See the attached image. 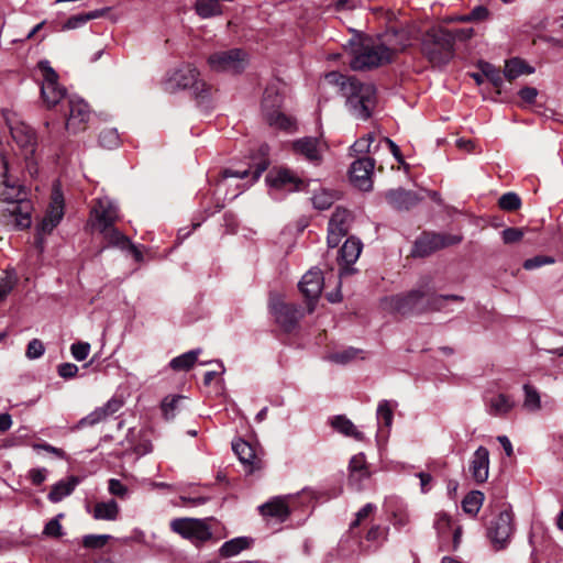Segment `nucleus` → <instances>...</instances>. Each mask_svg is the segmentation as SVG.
<instances>
[{
  "label": "nucleus",
  "mask_w": 563,
  "mask_h": 563,
  "mask_svg": "<svg viewBox=\"0 0 563 563\" xmlns=\"http://www.w3.org/2000/svg\"><path fill=\"white\" fill-rule=\"evenodd\" d=\"M271 311L275 317L278 325L285 331H292L298 321L303 317V313L299 307L291 303H286L280 300H274L271 302Z\"/></svg>",
  "instance_id": "obj_12"
},
{
  "label": "nucleus",
  "mask_w": 563,
  "mask_h": 563,
  "mask_svg": "<svg viewBox=\"0 0 563 563\" xmlns=\"http://www.w3.org/2000/svg\"><path fill=\"white\" fill-rule=\"evenodd\" d=\"M120 508L114 499H110L108 501H99L93 506L91 510V515L96 520L108 521L117 520Z\"/></svg>",
  "instance_id": "obj_30"
},
{
  "label": "nucleus",
  "mask_w": 563,
  "mask_h": 563,
  "mask_svg": "<svg viewBox=\"0 0 563 563\" xmlns=\"http://www.w3.org/2000/svg\"><path fill=\"white\" fill-rule=\"evenodd\" d=\"M446 301L463 302L464 297L460 295H438L428 279L422 282L417 289L386 298L385 305L394 312L407 314L441 311L445 308Z\"/></svg>",
  "instance_id": "obj_2"
},
{
  "label": "nucleus",
  "mask_w": 563,
  "mask_h": 563,
  "mask_svg": "<svg viewBox=\"0 0 563 563\" xmlns=\"http://www.w3.org/2000/svg\"><path fill=\"white\" fill-rule=\"evenodd\" d=\"M385 199L395 209L408 210L420 200L417 194L404 188L390 189L385 192Z\"/></svg>",
  "instance_id": "obj_25"
},
{
  "label": "nucleus",
  "mask_w": 563,
  "mask_h": 563,
  "mask_svg": "<svg viewBox=\"0 0 563 563\" xmlns=\"http://www.w3.org/2000/svg\"><path fill=\"white\" fill-rule=\"evenodd\" d=\"M525 399L522 402L523 409L529 412H537L541 409V397L539 391L531 385H523Z\"/></svg>",
  "instance_id": "obj_41"
},
{
  "label": "nucleus",
  "mask_w": 563,
  "mask_h": 563,
  "mask_svg": "<svg viewBox=\"0 0 563 563\" xmlns=\"http://www.w3.org/2000/svg\"><path fill=\"white\" fill-rule=\"evenodd\" d=\"M324 278L322 272L318 268L308 271L299 282L301 294L308 299V312L314 309L313 301L317 300L322 291Z\"/></svg>",
  "instance_id": "obj_17"
},
{
  "label": "nucleus",
  "mask_w": 563,
  "mask_h": 563,
  "mask_svg": "<svg viewBox=\"0 0 563 563\" xmlns=\"http://www.w3.org/2000/svg\"><path fill=\"white\" fill-rule=\"evenodd\" d=\"M468 471L476 483L482 484L487 481L489 474V451L485 446L477 448L473 453Z\"/></svg>",
  "instance_id": "obj_21"
},
{
  "label": "nucleus",
  "mask_w": 563,
  "mask_h": 563,
  "mask_svg": "<svg viewBox=\"0 0 563 563\" xmlns=\"http://www.w3.org/2000/svg\"><path fill=\"white\" fill-rule=\"evenodd\" d=\"M99 143L104 148L111 150L120 144V137L115 129H104L99 134Z\"/></svg>",
  "instance_id": "obj_48"
},
{
  "label": "nucleus",
  "mask_w": 563,
  "mask_h": 563,
  "mask_svg": "<svg viewBox=\"0 0 563 563\" xmlns=\"http://www.w3.org/2000/svg\"><path fill=\"white\" fill-rule=\"evenodd\" d=\"M484 76L495 86L500 87L504 81V74L490 64H485L482 68Z\"/></svg>",
  "instance_id": "obj_51"
},
{
  "label": "nucleus",
  "mask_w": 563,
  "mask_h": 563,
  "mask_svg": "<svg viewBox=\"0 0 563 563\" xmlns=\"http://www.w3.org/2000/svg\"><path fill=\"white\" fill-rule=\"evenodd\" d=\"M232 450L239 457L240 462L249 468V473L262 468L263 462L256 455L255 449L249 442L238 439L232 442Z\"/></svg>",
  "instance_id": "obj_23"
},
{
  "label": "nucleus",
  "mask_w": 563,
  "mask_h": 563,
  "mask_svg": "<svg viewBox=\"0 0 563 563\" xmlns=\"http://www.w3.org/2000/svg\"><path fill=\"white\" fill-rule=\"evenodd\" d=\"M387 531V528H383L380 526H373L366 534V540L372 542L384 541L386 539Z\"/></svg>",
  "instance_id": "obj_58"
},
{
  "label": "nucleus",
  "mask_w": 563,
  "mask_h": 563,
  "mask_svg": "<svg viewBox=\"0 0 563 563\" xmlns=\"http://www.w3.org/2000/svg\"><path fill=\"white\" fill-rule=\"evenodd\" d=\"M523 238V230L519 228H507L501 232L505 244L519 242Z\"/></svg>",
  "instance_id": "obj_54"
},
{
  "label": "nucleus",
  "mask_w": 563,
  "mask_h": 563,
  "mask_svg": "<svg viewBox=\"0 0 563 563\" xmlns=\"http://www.w3.org/2000/svg\"><path fill=\"white\" fill-rule=\"evenodd\" d=\"M43 533L48 537H55V538L60 537L63 534V532H62V526H60L58 519L54 518V519L49 520L46 523Z\"/></svg>",
  "instance_id": "obj_59"
},
{
  "label": "nucleus",
  "mask_w": 563,
  "mask_h": 563,
  "mask_svg": "<svg viewBox=\"0 0 563 563\" xmlns=\"http://www.w3.org/2000/svg\"><path fill=\"white\" fill-rule=\"evenodd\" d=\"M396 406L397 402H391L389 400H382L378 404L376 416L380 432H383V427L387 430L390 429L394 419V409Z\"/></svg>",
  "instance_id": "obj_36"
},
{
  "label": "nucleus",
  "mask_w": 563,
  "mask_h": 563,
  "mask_svg": "<svg viewBox=\"0 0 563 563\" xmlns=\"http://www.w3.org/2000/svg\"><path fill=\"white\" fill-rule=\"evenodd\" d=\"M200 353V349L186 352L177 357H174L170 361L169 366L177 372H187L195 365Z\"/></svg>",
  "instance_id": "obj_38"
},
{
  "label": "nucleus",
  "mask_w": 563,
  "mask_h": 563,
  "mask_svg": "<svg viewBox=\"0 0 563 563\" xmlns=\"http://www.w3.org/2000/svg\"><path fill=\"white\" fill-rule=\"evenodd\" d=\"M512 512L503 510L492 520L488 527V537L498 548H504L512 534Z\"/></svg>",
  "instance_id": "obj_14"
},
{
  "label": "nucleus",
  "mask_w": 563,
  "mask_h": 563,
  "mask_svg": "<svg viewBox=\"0 0 563 563\" xmlns=\"http://www.w3.org/2000/svg\"><path fill=\"white\" fill-rule=\"evenodd\" d=\"M3 179L0 181V200L11 206L26 198L24 187L19 180L8 174L7 164H4Z\"/></svg>",
  "instance_id": "obj_20"
},
{
  "label": "nucleus",
  "mask_w": 563,
  "mask_h": 563,
  "mask_svg": "<svg viewBox=\"0 0 563 563\" xmlns=\"http://www.w3.org/2000/svg\"><path fill=\"white\" fill-rule=\"evenodd\" d=\"M108 489L111 495L120 498H124L128 495V487L117 478L109 481Z\"/></svg>",
  "instance_id": "obj_57"
},
{
  "label": "nucleus",
  "mask_w": 563,
  "mask_h": 563,
  "mask_svg": "<svg viewBox=\"0 0 563 563\" xmlns=\"http://www.w3.org/2000/svg\"><path fill=\"white\" fill-rule=\"evenodd\" d=\"M349 483L355 489L360 490L363 487V482L368 479L371 472L368 470L366 457L363 453H358L350 460L349 463Z\"/></svg>",
  "instance_id": "obj_24"
},
{
  "label": "nucleus",
  "mask_w": 563,
  "mask_h": 563,
  "mask_svg": "<svg viewBox=\"0 0 563 563\" xmlns=\"http://www.w3.org/2000/svg\"><path fill=\"white\" fill-rule=\"evenodd\" d=\"M170 528L174 532L180 534L183 538L190 540L198 544L202 543L212 537V532L207 523L201 519L195 518H178L170 522Z\"/></svg>",
  "instance_id": "obj_10"
},
{
  "label": "nucleus",
  "mask_w": 563,
  "mask_h": 563,
  "mask_svg": "<svg viewBox=\"0 0 563 563\" xmlns=\"http://www.w3.org/2000/svg\"><path fill=\"white\" fill-rule=\"evenodd\" d=\"M78 483L79 479L75 476L68 477L67 479L64 481H59L52 487L48 494V499L52 503H59L63 498L69 496L74 492Z\"/></svg>",
  "instance_id": "obj_31"
},
{
  "label": "nucleus",
  "mask_w": 563,
  "mask_h": 563,
  "mask_svg": "<svg viewBox=\"0 0 563 563\" xmlns=\"http://www.w3.org/2000/svg\"><path fill=\"white\" fill-rule=\"evenodd\" d=\"M486 406L489 415L501 417L512 410L515 401L505 394H497L487 400Z\"/></svg>",
  "instance_id": "obj_28"
},
{
  "label": "nucleus",
  "mask_w": 563,
  "mask_h": 563,
  "mask_svg": "<svg viewBox=\"0 0 563 563\" xmlns=\"http://www.w3.org/2000/svg\"><path fill=\"white\" fill-rule=\"evenodd\" d=\"M374 142L375 135L373 133H368L367 135L360 137L350 147V155L356 156L367 153L375 154L379 148V142L377 144H374Z\"/></svg>",
  "instance_id": "obj_35"
},
{
  "label": "nucleus",
  "mask_w": 563,
  "mask_h": 563,
  "mask_svg": "<svg viewBox=\"0 0 563 563\" xmlns=\"http://www.w3.org/2000/svg\"><path fill=\"white\" fill-rule=\"evenodd\" d=\"M38 69L43 76L41 95L47 108L55 107L66 95V89L58 84V74L48 60H40Z\"/></svg>",
  "instance_id": "obj_8"
},
{
  "label": "nucleus",
  "mask_w": 563,
  "mask_h": 563,
  "mask_svg": "<svg viewBox=\"0 0 563 563\" xmlns=\"http://www.w3.org/2000/svg\"><path fill=\"white\" fill-rule=\"evenodd\" d=\"M247 54L241 48L218 51L209 55L207 63L217 73L240 74L247 66Z\"/></svg>",
  "instance_id": "obj_6"
},
{
  "label": "nucleus",
  "mask_w": 563,
  "mask_h": 563,
  "mask_svg": "<svg viewBox=\"0 0 563 563\" xmlns=\"http://www.w3.org/2000/svg\"><path fill=\"white\" fill-rule=\"evenodd\" d=\"M362 242L355 238H349L342 245L340 250V260L346 265L354 264L361 252H362Z\"/></svg>",
  "instance_id": "obj_32"
},
{
  "label": "nucleus",
  "mask_w": 563,
  "mask_h": 563,
  "mask_svg": "<svg viewBox=\"0 0 563 563\" xmlns=\"http://www.w3.org/2000/svg\"><path fill=\"white\" fill-rule=\"evenodd\" d=\"M408 45L409 38L402 32H387L382 38L365 37L350 42V66L354 70L379 67L390 63L394 56Z\"/></svg>",
  "instance_id": "obj_1"
},
{
  "label": "nucleus",
  "mask_w": 563,
  "mask_h": 563,
  "mask_svg": "<svg viewBox=\"0 0 563 563\" xmlns=\"http://www.w3.org/2000/svg\"><path fill=\"white\" fill-rule=\"evenodd\" d=\"M353 216L351 211L344 208H336L328 224L327 242L329 247H335L340 241L349 233Z\"/></svg>",
  "instance_id": "obj_11"
},
{
  "label": "nucleus",
  "mask_w": 563,
  "mask_h": 563,
  "mask_svg": "<svg viewBox=\"0 0 563 563\" xmlns=\"http://www.w3.org/2000/svg\"><path fill=\"white\" fill-rule=\"evenodd\" d=\"M260 511L265 517L276 518L284 521L288 518L290 510L286 497H276L260 507Z\"/></svg>",
  "instance_id": "obj_27"
},
{
  "label": "nucleus",
  "mask_w": 563,
  "mask_h": 563,
  "mask_svg": "<svg viewBox=\"0 0 563 563\" xmlns=\"http://www.w3.org/2000/svg\"><path fill=\"white\" fill-rule=\"evenodd\" d=\"M31 202L26 198L9 207L8 212L14 217L15 225L19 229H26L31 225Z\"/></svg>",
  "instance_id": "obj_29"
},
{
  "label": "nucleus",
  "mask_w": 563,
  "mask_h": 563,
  "mask_svg": "<svg viewBox=\"0 0 563 563\" xmlns=\"http://www.w3.org/2000/svg\"><path fill=\"white\" fill-rule=\"evenodd\" d=\"M375 506L373 504H366L363 508H361L356 514V519L351 523V527L354 528L363 520L369 517V515L374 511Z\"/></svg>",
  "instance_id": "obj_62"
},
{
  "label": "nucleus",
  "mask_w": 563,
  "mask_h": 563,
  "mask_svg": "<svg viewBox=\"0 0 563 563\" xmlns=\"http://www.w3.org/2000/svg\"><path fill=\"white\" fill-rule=\"evenodd\" d=\"M120 219L118 206L109 198H98L90 211L89 224L111 243L126 242L128 236L114 223Z\"/></svg>",
  "instance_id": "obj_5"
},
{
  "label": "nucleus",
  "mask_w": 563,
  "mask_h": 563,
  "mask_svg": "<svg viewBox=\"0 0 563 563\" xmlns=\"http://www.w3.org/2000/svg\"><path fill=\"white\" fill-rule=\"evenodd\" d=\"M69 113L66 119V129L71 133L85 131L90 119L89 106L79 98H69Z\"/></svg>",
  "instance_id": "obj_16"
},
{
  "label": "nucleus",
  "mask_w": 563,
  "mask_h": 563,
  "mask_svg": "<svg viewBox=\"0 0 563 563\" xmlns=\"http://www.w3.org/2000/svg\"><path fill=\"white\" fill-rule=\"evenodd\" d=\"M336 199H339L338 195L327 189L317 191L311 198L313 207L318 210L329 209Z\"/></svg>",
  "instance_id": "obj_45"
},
{
  "label": "nucleus",
  "mask_w": 563,
  "mask_h": 563,
  "mask_svg": "<svg viewBox=\"0 0 563 563\" xmlns=\"http://www.w3.org/2000/svg\"><path fill=\"white\" fill-rule=\"evenodd\" d=\"M266 122L276 129L285 130V131H292L295 130L296 122L295 120L286 115L285 113L280 112L279 110H274L273 112H267V114H264Z\"/></svg>",
  "instance_id": "obj_37"
},
{
  "label": "nucleus",
  "mask_w": 563,
  "mask_h": 563,
  "mask_svg": "<svg viewBox=\"0 0 563 563\" xmlns=\"http://www.w3.org/2000/svg\"><path fill=\"white\" fill-rule=\"evenodd\" d=\"M266 183L269 187L286 191L300 190L305 181L288 168L271 170L266 176Z\"/></svg>",
  "instance_id": "obj_18"
},
{
  "label": "nucleus",
  "mask_w": 563,
  "mask_h": 563,
  "mask_svg": "<svg viewBox=\"0 0 563 563\" xmlns=\"http://www.w3.org/2000/svg\"><path fill=\"white\" fill-rule=\"evenodd\" d=\"M498 206L505 211H516L521 207V199L515 192H507L499 198Z\"/></svg>",
  "instance_id": "obj_47"
},
{
  "label": "nucleus",
  "mask_w": 563,
  "mask_h": 563,
  "mask_svg": "<svg viewBox=\"0 0 563 563\" xmlns=\"http://www.w3.org/2000/svg\"><path fill=\"white\" fill-rule=\"evenodd\" d=\"M57 372L63 378H73L78 373V366L73 363H63L58 366Z\"/></svg>",
  "instance_id": "obj_61"
},
{
  "label": "nucleus",
  "mask_w": 563,
  "mask_h": 563,
  "mask_svg": "<svg viewBox=\"0 0 563 563\" xmlns=\"http://www.w3.org/2000/svg\"><path fill=\"white\" fill-rule=\"evenodd\" d=\"M86 23L84 14H76L70 16L63 25V30H74L80 27Z\"/></svg>",
  "instance_id": "obj_63"
},
{
  "label": "nucleus",
  "mask_w": 563,
  "mask_h": 563,
  "mask_svg": "<svg viewBox=\"0 0 563 563\" xmlns=\"http://www.w3.org/2000/svg\"><path fill=\"white\" fill-rule=\"evenodd\" d=\"M110 245L118 246L122 250H129L136 262L143 261V254L142 252L130 241L128 238L126 242H120V243H111Z\"/></svg>",
  "instance_id": "obj_60"
},
{
  "label": "nucleus",
  "mask_w": 563,
  "mask_h": 563,
  "mask_svg": "<svg viewBox=\"0 0 563 563\" xmlns=\"http://www.w3.org/2000/svg\"><path fill=\"white\" fill-rule=\"evenodd\" d=\"M554 258L545 255H537L523 262V268L527 271L539 268L543 265L553 264Z\"/></svg>",
  "instance_id": "obj_52"
},
{
  "label": "nucleus",
  "mask_w": 563,
  "mask_h": 563,
  "mask_svg": "<svg viewBox=\"0 0 563 563\" xmlns=\"http://www.w3.org/2000/svg\"><path fill=\"white\" fill-rule=\"evenodd\" d=\"M434 528L440 536L448 534L451 529V519L446 514H438L434 521Z\"/></svg>",
  "instance_id": "obj_55"
},
{
  "label": "nucleus",
  "mask_w": 563,
  "mask_h": 563,
  "mask_svg": "<svg viewBox=\"0 0 563 563\" xmlns=\"http://www.w3.org/2000/svg\"><path fill=\"white\" fill-rule=\"evenodd\" d=\"M375 161L371 157H360L350 167V179L361 190L367 191L373 187L372 175Z\"/></svg>",
  "instance_id": "obj_15"
},
{
  "label": "nucleus",
  "mask_w": 563,
  "mask_h": 563,
  "mask_svg": "<svg viewBox=\"0 0 563 563\" xmlns=\"http://www.w3.org/2000/svg\"><path fill=\"white\" fill-rule=\"evenodd\" d=\"M483 501L484 494L479 490H473L462 500V508L466 514L475 516L479 511Z\"/></svg>",
  "instance_id": "obj_44"
},
{
  "label": "nucleus",
  "mask_w": 563,
  "mask_h": 563,
  "mask_svg": "<svg viewBox=\"0 0 563 563\" xmlns=\"http://www.w3.org/2000/svg\"><path fill=\"white\" fill-rule=\"evenodd\" d=\"M267 166H268V163L266 161H263V162L258 163L253 170H251V169L234 170V169L228 168L223 172V176L225 178L236 177V178L244 179V178L249 177L250 175H252L251 181L253 183L260 178L262 173L266 170Z\"/></svg>",
  "instance_id": "obj_42"
},
{
  "label": "nucleus",
  "mask_w": 563,
  "mask_h": 563,
  "mask_svg": "<svg viewBox=\"0 0 563 563\" xmlns=\"http://www.w3.org/2000/svg\"><path fill=\"white\" fill-rule=\"evenodd\" d=\"M44 353V345L38 339H33L29 342L26 349V356L30 360L38 358Z\"/></svg>",
  "instance_id": "obj_56"
},
{
  "label": "nucleus",
  "mask_w": 563,
  "mask_h": 563,
  "mask_svg": "<svg viewBox=\"0 0 563 563\" xmlns=\"http://www.w3.org/2000/svg\"><path fill=\"white\" fill-rule=\"evenodd\" d=\"M10 131L13 140L24 148L33 152L36 144V136L33 129L23 122L10 124Z\"/></svg>",
  "instance_id": "obj_26"
},
{
  "label": "nucleus",
  "mask_w": 563,
  "mask_h": 563,
  "mask_svg": "<svg viewBox=\"0 0 563 563\" xmlns=\"http://www.w3.org/2000/svg\"><path fill=\"white\" fill-rule=\"evenodd\" d=\"M290 148L294 155L303 158L314 166H319L323 162V154L328 145L320 137L303 136L292 141Z\"/></svg>",
  "instance_id": "obj_9"
},
{
  "label": "nucleus",
  "mask_w": 563,
  "mask_h": 563,
  "mask_svg": "<svg viewBox=\"0 0 563 563\" xmlns=\"http://www.w3.org/2000/svg\"><path fill=\"white\" fill-rule=\"evenodd\" d=\"M331 423L336 431L346 437H352L357 441H362L364 439L363 433L358 431L354 423L344 416L334 417Z\"/></svg>",
  "instance_id": "obj_39"
},
{
  "label": "nucleus",
  "mask_w": 563,
  "mask_h": 563,
  "mask_svg": "<svg viewBox=\"0 0 563 563\" xmlns=\"http://www.w3.org/2000/svg\"><path fill=\"white\" fill-rule=\"evenodd\" d=\"M170 80L179 88H194L196 92L202 90L205 84L199 80V71L191 64L179 67L172 76Z\"/></svg>",
  "instance_id": "obj_22"
},
{
  "label": "nucleus",
  "mask_w": 563,
  "mask_h": 563,
  "mask_svg": "<svg viewBox=\"0 0 563 563\" xmlns=\"http://www.w3.org/2000/svg\"><path fill=\"white\" fill-rule=\"evenodd\" d=\"M534 71V68L529 66L520 58H511L506 62L504 76L509 81L517 79L521 75H529Z\"/></svg>",
  "instance_id": "obj_33"
},
{
  "label": "nucleus",
  "mask_w": 563,
  "mask_h": 563,
  "mask_svg": "<svg viewBox=\"0 0 563 563\" xmlns=\"http://www.w3.org/2000/svg\"><path fill=\"white\" fill-rule=\"evenodd\" d=\"M18 276L14 271H5L4 276L0 279V301H2L15 287Z\"/></svg>",
  "instance_id": "obj_46"
},
{
  "label": "nucleus",
  "mask_w": 563,
  "mask_h": 563,
  "mask_svg": "<svg viewBox=\"0 0 563 563\" xmlns=\"http://www.w3.org/2000/svg\"><path fill=\"white\" fill-rule=\"evenodd\" d=\"M71 355L77 361H84L90 353V344L87 342H76L70 346Z\"/></svg>",
  "instance_id": "obj_53"
},
{
  "label": "nucleus",
  "mask_w": 563,
  "mask_h": 563,
  "mask_svg": "<svg viewBox=\"0 0 563 563\" xmlns=\"http://www.w3.org/2000/svg\"><path fill=\"white\" fill-rule=\"evenodd\" d=\"M110 538L109 534H88L84 537L82 545L88 549H101Z\"/></svg>",
  "instance_id": "obj_50"
},
{
  "label": "nucleus",
  "mask_w": 563,
  "mask_h": 563,
  "mask_svg": "<svg viewBox=\"0 0 563 563\" xmlns=\"http://www.w3.org/2000/svg\"><path fill=\"white\" fill-rule=\"evenodd\" d=\"M195 8L198 15L203 19L222 14L221 5L217 0H196Z\"/></svg>",
  "instance_id": "obj_43"
},
{
  "label": "nucleus",
  "mask_w": 563,
  "mask_h": 563,
  "mask_svg": "<svg viewBox=\"0 0 563 563\" xmlns=\"http://www.w3.org/2000/svg\"><path fill=\"white\" fill-rule=\"evenodd\" d=\"M181 396H168L165 397L162 401V411L165 419L170 420L176 416V410L178 408V402L183 399Z\"/></svg>",
  "instance_id": "obj_49"
},
{
  "label": "nucleus",
  "mask_w": 563,
  "mask_h": 563,
  "mask_svg": "<svg viewBox=\"0 0 563 563\" xmlns=\"http://www.w3.org/2000/svg\"><path fill=\"white\" fill-rule=\"evenodd\" d=\"M283 97L279 92V89L276 84H272L266 87L262 100V109L263 113L267 114V112H273L274 110H279L282 106Z\"/></svg>",
  "instance_id": "obj_34"
},
{
  "label": "nucleus",
  "mask_w": 563,
  "mask_h": 563,
  "mask_svg": "<svg viewBox=\"0 0 563 563\" xmlns=\"http://www.w3.org/2000/svg\"><path fill=\"white\" fill-rule=\"evenodd\" d=\"M64 217V198L58 188L52 191L48 209L37 227L40 234H49Z\"/></svg>",
  "instance_id": "obj_13"
},
{
  "label": "nucleus",
  "mask_w": 563,
  "mask_h": 563,
  "mask_svg": "<svg viewBox=\"0 0 563 563\" xmlns=\"http://www.w3.org/2000/svg\"><path fill=\"white\" fill-rule=\"evenodd\" d=\"M519 96L522 101L533 103L538 96V90L533 87H525L519 91Z\"/></svg>",
  "instance_id": "obj_64"
},
{
  "label": "nucleus",
  "mask_w": 563,
  "mask_h": 563,
  "mask_svg": "<svg viewBox=\"0 0 563 563\" xmlns=\"http://www.w3.org/2000/svg\"><path fill=\"white\" fill-rule=\"evenodd\" d=\"M250 547V539L239 537L224 542L220 548L222 558H232Z\"/></svg>",
  "instance_id": "obj_40"
},
{
  "label": "nucleus",
  "mask_w": 563,
  "mask_h": 563,
  "mask_svg": "<svg viewBox=\"0 0 563 563\" xmlns=\"http://www.w3.org/2000/svg\"><path fill=\"white\" fill-rule=\"evenodd\" d=\"M123 406V400L117 397L109 399L103 406L96 408L86 417L81 418L78 422L79 428L92 427L118 412Z\"/></svg>",
  "instance_id": "obj_19"
},
{
  "label": "nucleus",
  "mask_w": 563,
  "mask_h": 563,
  "mask_svg": "<svg viewBox=\"0 0 563 563\" xmlns=\"http://www.w3.org/2000/svg\"><path fill=\"white\" fill-rule=\"evenodd\" d=\"M463 240L462 235L435 232H423L417 238L411 255L426 257L448 246L456 245Z\"/></svg>",
  "instance_id": "obj_7"
},
{
  "label": "nucleus",
  "mask_w": 563,
  "mask_h": 563,
  "mask_svg": "<svg viewBox=\"0 0 563 563\" xmlns=\"http://www.w3.org/2000/svg\"><path fill=\"white\" fill-rule=\"evenodd\" d=\"M421 53L433 67L446 65L454 56V35L444 27L428 30L421 40Z\"/></svg>",
  "instance_id": "obj_4"
},
{
  "label": "nucleus",
  "mask_w": 563,
  "mask_h": 563,
  "mask_svg": "<svg viewBox=\"0 0 563 563\" xmlns=\"http://www.w3.org/2000/svg\"><path fill=\"white\" fill-rule=\"evenodd\" d=\"M325 79L339 87L345 98L349 111L357 119L367 120L376 106V89L372 84H365L355 77H349L336 71L325 75Z\"/></svg>",
  "instance_id": "obj_3"
}]
</instances>
